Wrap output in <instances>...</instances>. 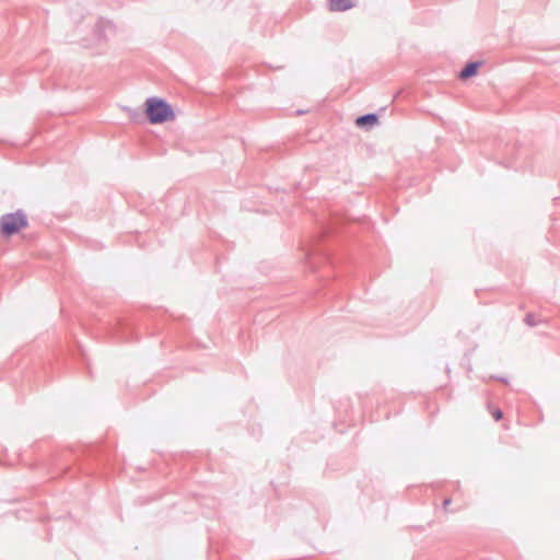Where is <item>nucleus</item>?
<instances>
[{
	"mask_svg": "<svg viewBox=\"0 0 560 560\" xmlns=\"http://www.w3.org/2000/svg\"><path fill=\"white\" fill-rule=\"evenodd\" d=\"M145 115L151 124L158 125L175 118L172 106L162 98L150 97L145 101Z\"/></svg>",
	"mask_w": 560,
	"mask_h": 560,
	"instance_id": "1",
	"label": "nucleus"
},
{
	"mask_svg": "<svg viewBox=\"0 0 560 560\" xmlns=\"http://www.w3.org/2000/svg\"><path fill=\"white\" fill-rule=\"evenodd\" d=\"M26 225L27 221L22 212L8 213L0 219V232L5 236L20 232Z\"/></svg>",
	"mask_w": 560,
	"mask_h": 560,
	"instance_id": "2",
	"label": "nucleus"
},
{
	"mask_svg": "<svg viewBox=\"0 0 560 560\" xmlns=\"http://www.w3.org/2000/svg\"><path fill=\"white\" fill-rule=\"evenodd\" d=\"M353 7L352 0H329L330 11H346Z\"/></svg>",
	"mask_w": 560,
	"mask_h": 560,
	"instance_id": "3",
	"label": "nucleus"
},
{
	"mask_svg": "<svg viewBox=\"0 0 560 560\" xmlns=\"http://www.w3.org/2000/svg\"><path fill=\"white\" fill-rule=\"evenodd\" d=\"M481 66V62H471L468 63L459 73V78L463 80H466L470 77H474L477 74V71L479 67Z\"/></svg>",
	"mask_w": 560,
	"mask_h": 560,
	"instance_id": "4",
	"label": "nucleus"
},
{
	"mask_svg": "<svg viewBox=\"0 0 560 560\" xmlns=\"http://www.w3.org/2000/svg\"><path fill=\"white\" fill-rule=\"evenodd\" d=\"M377 122H378V117L375 114L364 115V116L359 117L355 120V124L359 127H364L366 125L374 126Z\"/></svg>",
	"mask_w": 560,
	"mask_h": 560,
	"instance_id": "5",
	"label": "nucleus"
},
{
	"mask_svg": "<svg viewBox=\"0 0 560 560\" xmlns=\"http://www.w3.org/2000/svg\"><path fill=\"white\" fill-rule=\"evenodd\" d=\"M491 415L494 418V420H497V421L501 420L502 417H503L502 411L500 409H498V408H492L491 409Z\"/></svg>",
	"mask_w": 560,
	"mask_h": 560,
	"instance_id": "6",
	"label": "nucleus"
}]
</instances>
